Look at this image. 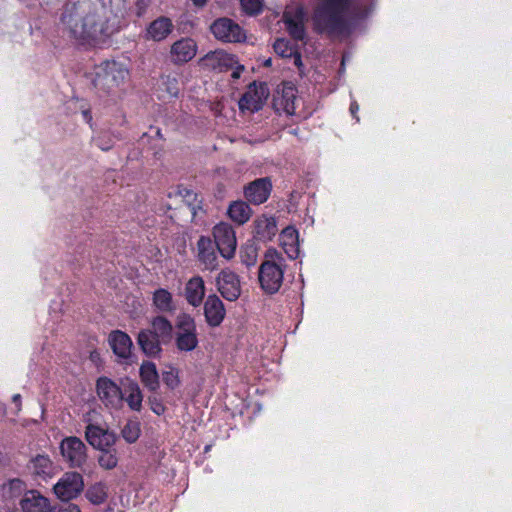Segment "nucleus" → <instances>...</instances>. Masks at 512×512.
<instances>
[{
    "label": "nucleus",
    "mask_w": 512,
    "mask_h": 512,
    "mask_svg": "<svg viewBox=\"0 0 512 512\" xmlns=\"http://www.w3.org/2000/svg\"><path fill=\"white\" fill-rule=\"evenodd\" d=\"M358 110H359V105L355 101L352 102L350 105V112L353 115V117L356 118L357 121L359 120L358 117L356 116V113Z\"/></svg>",
    "instance_id": "a18cd8bd"
},
{
    "label": "nucleus",
    "mask_w": 512,
    "mask_h": 512,
    "mask_svg": "<svg viewBox=\"0 0 512 512\" xmlns=\"http://www.w3.org/2000/svg\"><path fill=\"white\" fill-rule=\"evenodd\" d=\"M108 495L107 486L103 483H96L91 486L87 492L86 497L93 504H101L103 503Z\"/></svg>",
    "instance_id": "f704fd0d"
},
{
    "label": "nucleus",
    "mask_w": 512,
    "mask_h": 512,
    "mask_svg": "<svg viewBox=\"0 0 512 512\" xmlns=\"http://www.w3.org/2000/svg\"><path fill=\"white\" fill-rule=\"evenodd\" d=\"M193 4L198 6V7H202L205 5L206 3V0H192Z\"/></svg>",
    "instance_id": "09e8293b"
},
{
    "label": "nucleus",
    "mask_w": 512,
    "mask_h": 512,
    "mask_svg": "<svg viewBox=\"0 0 512 512\" xmlns=\"http://www.w3.org/2000/svg\"><path fill=\"white\" fill-rule=\"evenodd\" d=\"M213 35L223 42H240L246 38L244 30L229 18L217 19L211 26Z\"/></svg>",
    "instance_id": "9b49d317"
},
{
    "label": "nucleus",
    "mask_w": 512,
    "mask_h": 512,
    "mask_svg": "<svg viewBox=\"0 0 512 512\" xmlns=\"http://www.w3.org/2000/svg\"><path fill=\"white\" fill-rule=\"evenodd\" d=\"M184 295L185 299L191 306H200L205 296V284L202 277L194 276L188 280L185 286Z\"/></svg>",
    "instance_id": "412c9836"
},
{
    "label": "nucleus",
    "mask_w": 512,
    "mask_h": 512,
    "mask_svg": "<svg viewBox=\"0 0 512 512\" xmlns=\"http://www.w3.org/2000/svg\"><path fill=\"white\" fill-rule=\"evenodd\" d=\"M243 11L248 15H256L263 7L262 0H240Z\"/></svg>",
    "instance_id": "a19ab883"
},
{
    "label": "nucleus",
    "mask_w": 512,
    "mask_h": 512,
    "mask_svg": "<svg viewBox=\"0 0 512 512\" xmlns=\"http://www.w3.org/2000/svg\"><path fill=\"white\" fill-rule=\"evenodd\" d=\"M200 63L204 68L224 71L232 68L236 64V60L233 55L223 50H216L206 54Z\"/></svg>",
    "instance_id": "f3484780"
},
{
    "label": "nucleus",
    "mask_w": 512,
    "mask_h": 512,
    "mask_svg": "<svg viewBox=\"0 0 512 512\" xmlns=\"http://www.w3.org/2000/svg\"><path fill=\"white\" fill-rule=\"evenodd\" d=\"M109 342L117 356L121 358H128L130 356L132 341L126 333L122 331L112 332L109 336Z\"/></svg>",
    "instance_id": "b1692460"
},
{
    "label": "nucleus",
    "mask_w": 512,
    "mask_h": 512,
    "mask_svg": "<svg viewBox=\"0 0 512 512\" xmlns=\"http://www.w3.org/2000/svg\"><path fill=\"white\" fill-rule=\"evenodd\" d=\"M85 438L94 449L100 450L113 447L116 443L117 435L102 426L89 424L86 426Z\"/></svg>",
    "instance_id": "ddd939ff"
},
{
    "label": "nucleus",
    "mask_w": 512,
    "mask_h": 512,
    "mask_svg": "<svg viewBox=\"0 0 512 512\" xmlns=\"http://www.w3.org/2000/svg\"><path fill=\"white\" fill-rule=\"evenodd\" d=\"M55 512H81L79 507L75 504H65L59 507Z\"/></svg>",
    "instance_id": "37998d69"
},
{
    "label": "nucleus",
    "mask_w": 512,
    "mask_h": 512,
    "mask_svg": "<svg viewBox=\"0 0 512 512\" xmlns=\"http://www.w3.org/2000/svg\"><path fill=\"white\" fill-rule=\"evenodd\" d=\"M151 325L153 329L151 332L162 342H167L171 339L173 326L168 319L163 316H157L152 320Z\"/></svg>",
    "instance_id": "2f4dec72"
},
{
    "label": "nucleus",
    "mask_w": 512,
    "mask_h": 512,
    "mask_svg": "<svg viewBox=\"0 0 512 512\" xmlns=\"http://www.w3.org/2000/svg\"><path fill=\"white\" fill-rule=\"evenodd\" d=\"M173 29L174 25L170 18L158 17L147 26L145 39L156 42L163 41L172 33Z\"/></svg>",
    "instance_id": "6ab92c4d"
},
{
    "label": "nucleus",
    "mask_w": 512,
    "mask_h": 512,
    "mask_svg": "<svg viewBox=\"0 0 512 512\" xmlns=\"http://www.w3.org/2000/svg\"><path fill=\"white\" fill-rule=\"evenodd\" d=\"M25 490V483L20 479H12L3 486V494L6 497L14 498Z\"/></svg>",
    "instance_id": "4c0bfd02"
},
{
    "label": "nucleus",
    "mask_w": 512,
    "mask_h": 512,
    "mask_svg": "<svg viewBox=\"0 0 512 512\" xmlns=\"http://www.w3.org/2000/svg\"><path fill=\"white\" fill-rule=\"evenodd\" d=\"M226 310L223 302L215 295H209L204 302V316L207 324L218 327L224 320Z\"/></svg>",
    "instance_id": "dca6fc26"
},
{
    "label": "nucleus",
    "mask_w": 512,
    "mask_h": 512,
    "mask_svg": "<svg viewBox=\"0 0 512 512\" xmlns=\"http://www.w3.org/2000/svg\"><path fill=\"white\" fill-rule=\"evenodd\" d=\"M306 12L301 5H289L283 14V21L289 34L295 40H304L306 37L305 30Z\"/></svg>",
    "instance_id": "0eeeda50"
},
{
    "label": "nucleus",
    "mask_w": 512,
    "mask_h": 512,
    "mask_svg": "<svg viewBox=\"0 0 512 512\" xmlns=\"http://www.w3.org/2000/svg\"><path fill=\"white\" fill-rule=\"evenodd\" d=\"M122 437L128 443H134L140 436V424L138 421L129 420L121 431Z\"/></svg>",
    "instance_id": "c9c22d12"
},
{
    "label": "nucleus",
    "mask_w": 512,
    "mask_h": 512,
    "mask_svg": "<svg viewBox=\"0 0 512 512\" xmlns=\"http://www.w3.org/2000/svg\"><path fill=\"white\" fill-rule=\"evenodd\" d=\"M198 257L205 269L213 271L217 268V255L214 251L213 244L208 237H200L197 242Z\"/></svg>",
    "instance_id": "4be33fe9"
},
{
    "label": "nucleus",
    "mask_w": 512,
    "mask_h": 512,
    "mask_svg": "<svg viewBox=\"0 0 512 512\" xmlns=\"http://www.w3.org/2000/svg\"><path fill=\"white\" fill-rule=\"evenodd\" d=\"M300 100L297 98V90L291 83H284L281 95L276 100V105L288 115H296Z\"/></svg>",
    "instance_id": "aec40b11"
},
{
    "label": "nucleus",
    "mask_w": 512,
    "mask_h": 512,
    "mask_svg": "<svg viewBox=\"0 0 512 512\" xmlns=\"http://www.w3.org/2000/svg\"><path fill=\"white\" fill-rule=\"evenodd\" d=\"M197 327L194 318L181 313L176 318L175 345L180 352H191L198 346Z\"/></svg>",
    "instance_id": "20e7f679"
},
{
    "label": "nucleus",
    "mask_w": 512,
    "mask_h": 512,
    "mask_svg": "<svg viewBox=\"0 0 512 512\" xmlns=\"http://www.w3.org/2000/svg\"><path fill=\"white\" fill-rule=\"evenodd\" d=\"M163 382L171 389H175L179 386V371L176 368L169 367L162 373Z\"/></svg>",
    "instance_id": "58836bf2"
},
{
    "label": "nucleus",
    "mask_w": 512,
    "mask_h": 512,
    "mask_svg": "<svg viewBox=\"0 0 512 512\" xmlns=\"http://www.w3.org/2000/svg\"><path fill=\"white\" fill-rule=\"evenodd\" d=\"M127 68L116 61L102 63L96 71L94 84L96 87L111 90L121 85L128 77Z\"/></svg>",
    "instance_id": "39448f33"
},
{
    "label": "nucleus",
    "mask_w": 512,
    "mask_h": 512,
    "mask_svg": "<svg viewBox=\"0 0 512 512\" xmlns=\"http://www.w3.org/2000/svg\"><path fill=\"white\" fill-rule=\"evenodd\" d=\"M82 476L77 472L65 473L54 485V493L62 501H68L78 496L83 490Z\"/></svg>",
    "instance_id": "1a4fd4ad"
},
{
    "label": "nucleus",
    "mask_w": 512,
    "mask_h": 512,
    "mask_svg": "<svg viewBox=\"0 0 512 512\" xmlns=\"http://www.w3.org/2000/svg\"><path fill=\"white\" fill-rule=\"evenodd\" d=\"M271 188L272 185L268 178H260L246 186L244 194L249 202L259 205L268 199Z\"/></svg>",
    "instance_id": "a211bd4d"
},
{
    "label": "nucleus",
    "mask_w": 512,
    "mask_h": 512,
    "mask_svg": "<svg viewBox=\"0 0 512 512\" xmlns=\"http://www.w3.org/2000/svg\"><path fill=\"white\" fill-rule=\"evenodd\" d=\"M265 64H266V65H270V64H271V60H270V59H269V60H267Z\"/></svg>",
    "instance_id": "864d4df0"
},
{
    "label": "nucleus",
    "mask_w": 512,
    "mask_h": 512,
    "mask_svg": "<svg viewBox=\"0 0 512 512\" xmlns=\"http://www.w3.org/2000/svg\"><path fill=\"white\" fill-rule=\"evenodd\" d=\"M174 196L186 205L193 218L197 217L199 212H202V201L194 191L187 188H179Z\"/></svg>",
    "instance_id": "cd10ccee"
},
{
    "label": "nucleus",
    "mask_w": 512,
    "mask_h": 512,
    "mask_svg": "<svg viewBox=\"0 0 512 512\" xmlns=\"http://www.w3.org/2000/svg\"><path fill=\"white\" fill-rule=\"evenodd\" d=\"M98 146L102 149V150H108L110 148L109 145H104L102 143H98Z\"/></svg>",
    "instance_id": "8fccbe9b"
},
{
    "label": "nucleus",
    "mask_w": 512,
    "mask_h": 512,
    "mask_svg": "<svg viewBox=\"0 0 512 512\" xmlns=\"http://www.w3.org/2000/svg\"><path fill=\"white\" fill-rule=\"evenodd\" d=\"M153 304L161 312H174L176 309L172 294L163 288H159L153 293Z\"/></svg>",
    "instance_id": "c756f323"
},
{
    "label": "nucleus",
    "mask_w": 512,
    "mask_h": 512,
    "mask_svg": "<svg viewBox=\"0 0 512 512\" xmlns=\"http://www.w3.org/2000/svg\"><path fill=\"white\" fill-rule=\"evenodd\" d=\"M160 342H162L151 331H141L138 335V344L147 355H156L161 351Z\"/></svg>",
    "instance_id": "c85d7f7f"
},
{
    "label": "nucleus",
    "mask_w": 512,
    "mask_h": 512,
    "mask_svg": "<svg viewBox=\"0 0 512 512\" xmlns=\"http://www.w3.org/2000/svg\"><path fill=\"white\" fill-rule=\"evenodd\" d=\"M285 260L275 249L265 253L258 271L260 287L267 294L276 293L283 283Z\"/></svg>",
    "instance_id": "7ed1b4c3"
},
{
    "label": "nucleus",
    "mask_w": 512,
    "mask_h": 512,
    "mask_svg": "<svg viewBox=\"0 0 512 512\" xmlns=\"http://www.w3.org/2000/svg\"><path fill=\"white\" fill-rule=\"evenodd\" d=\"M124 9L122 0H111L110 7L103 3L82 9L75 15H64L63 22L75 39L89 43L99 42L118 29Z\"/></svg>",
    "instance_id": "f257e3e1"
},
{
    "label": "nucleus",
    "mask_w": 512,
    "mask_h": 512,
    "mask_svg": "<svg viewBox=\"0 0 512 512\" xmlns=\"http://www.w3.org/2000/svg\"><path fill=\"white\" fill-rule=\"evenodd\" d=\"M213 237L219 253L226 259L234 256L237 240L235 231L228 223H219L213 228Z\"/></svg>",
    "instance_id": "6e6552de"
},
{
    "label": "nucleus",
    "mask_w": 512,
    "mask_h": 512,
    "mask_svg": "<svg viewBox=\"0 0 512 512\" xmlns=\"http://www.w3.org/2000/svg\"><path fill=\"white\" fill-rule=\"evenodd\" d=\"M82 115H83L84 120H85L87 123H89V122L92 120V116H91V114H90V112H89L88 110H84V111L82 112Z\"/></svg>",
    "instance_id": "49530a36"
},
{
    "label": "nucleus",
    "mask_w": 512,
    "mask_h": 512,
    "mask_svg": "<svg viewBox=\"0 0 512 512\" xmlns=\"http://www.w3.org/2000/svg\"><path fill=\"white\" fill-rule=\"evenodd\" d=\"M197 53V44L192 38H181L170 48V59L174 64H183L192 60Z\"/></svg>",
    "instance_id": "2eb2a0df"
},
{
    "label": "nucleus",
    "mask_w": 512,
    "mask_h": 512,
    "mask_svg": "<svg viewBox=\"0 0 512 512\" xmlns=\"http://www.w3.org/2000/svg\"><path fill=\"white\" fill-rule=\"evenodd\" d=\"M97 394L106 407L120 409L123 405L124 394L120 387L106 377L97 381Z\"/></svg>",
    "instance_id": "9d476101"
},
{
    "label": "nucleus",
    "mask_w": 512,
    "mask_h": 512,
    "mask_svg": "<svg viewBox=\"0 0 512 512\" xmlns=\"http://www.w3.org/2000/svg\"><path fill=\"white\" fill-rule=\"evenodd\" d=\"M273 47L275 52L283 58H289L295 51L294 47L286 39H277Z\"/></svg>",
    "instance_id": "ea45409f"
},
{
    "label": "nucleus",
    "mask_w": 512,
    "mask_h": 512,
    "mask_svg": "<svg viewBox=\"0 0 512 512\" xmlns=\"http://www.w3.org/2000/svg\"><path fill=\"white\" fill-rule=\"evenodd\" d=\"M163 409L161 407L154 409L157 414H160Z\"/></svg>",
    "instance_id": "603ef678"
},
{
    "label": "nucleus",
    "mask_w": 512,
    "mask_h": 512,
    "mask_svg": "<svg viewBox=\"0 0 512 512\" xmlns=\"http://www.w3.org/2000/svg\"><path fill=\"white\" fill-rule=\"evenodd\" d=\"M276 230V222L272 217L263 215L255 220V232L260 239L271 238Z\"/></svg>",
    "instance_id": "473e14b6"
},
{
    "label": "nucleus",
    "mask_w": 512,
    "mask_h": 512,
    "mask_svg": "<svg viewBox=\"0 0 512 512\" xmlns=\"http://www.w3.org/2000/svg\"><path fill=\"white\" fill-rule=\"evenodd\" d=\"M280 244L291 259H295L299 255V235L294 227H286L280 234Z\"/></svg>",
    "instance_id": "5701e85b"
},
{
    "label": "nucleus",
    "mask_w": 512,
    "mask_h": 512,
    "mask_svg": "<svg viewBox=\"0 0 512 512\" xmlns=\"http://www.w3.org/2000/svg\"><path fill=\"white\" fill-rule=\"evenodd\" d=\"M125 400L128 406L134 411H140L142 408L143 395L139 385L132 380L127 379L123 383Z\"/></svg>",
    "instance_id": "393cba45"
},
{
    "label": "nucleus",
    "mask_w": 512,
    "mask_h": 512,
    "mask_svg": "<svg viewBox=\"0 0 512 512\" xmlns=\"http://www.w3.org/2000/svg\"><path fill=\"white\" fill-rule=\"evenodd\" d=\"M163 83L167 86V92L171 96H177L178 95L179 88H178V85H177V80L175 78L167 77L164 80Z\"/></svg>",
    "instance_id": "79ce46f5"
},
{
    "label": "nucleus",
    "mask_w": 512,
    "mask_h": 512,
    "mask_svg": "<svg viewBox=\"0 0 512 512\" xmlns=\"http://www.w3.org/2000/svg\"><path fill=\"white\" fill-rule=\"evenodd\" d=\"M140 378L142 383L150 391H156L159 386V374L153 362L146 361L140 366Z\"/></svg>",
    "instance_id": "bb28decb"
},
{
    "label": "nucleus",
    "mask_w": 512,
    "mask_h": 512,
    "mask_svg": "<svg viewBox=\"0 0 512 512\" xmlns=\"http://www.w3.org/2000/svg\"><path fill=\"white\" fill-rule=\"evenodd\" d=\"M257 258L258 251L255 245L248 244L242 248L240 252V259L243 265H245L248 268L253 267L257 262Z\"/></svg>",
    "instance_id": "e433bc0d"
},
{
    "label": "nucleus",
    "mask_w": 512,
    "mask_h": 512,
    "mask_svg": "<svg viewBox=\"0 0 512 512\" xmlns=\"http://www.w3.org/2000/svg\"><path fill=\"white\" fill-rule=\"evenodd\" d=\"M244 68L241 66V67H238L235 71H233L232 73V77L233 78H239L240 77V73L241 71L243 70Z\"/></svg>",
    "instance_id": "de8ad7c7"
},
{
    "label": "nucleus",
    "mask_w": 512,
    "mask_h": 512,
    "mask_svg": "<svg viewBox=\"0 0 512 512\" xmlns=\"http://www.w3.org/2000/svg\"><path fill=\"white\" fill-rule=\"evenodd\" d=\"M217 289L228 301H235L241 295L239 276L229 268L221 270L216 278Z\"/></svg>",
    "instance_id": "f8f14e48"
},
{
    "label": "nucleus",
    "mask_w": 512,
    "mask_h": 512,
    "mask_svg": "<svg viewBox=\"0 0 512 512\" xmlns=\"http://www.w3.org/2000/svg\"><path fill=\"white\" fill-rule=\"evenodd\" d=\"M13 401L18 403L20 401V395L19 394H16L13 396Z\"/></svg>",
    "instance_id": "3c124183"
},
{
    "label": "nucleus",
    "mask_w": 512,
    "mask_h": 512,
    "mask_svg": "<svg viewBox=\"0 0 512 512\" xmlns=\"http://www.w3.org/2000/svg\"><path fill=\"white\" fill-rule=\"evenodd\" d=\"M229 217L238 224L246 223L251 215L252 210L249 205L243 201H235L228 208Z\"/></svg>",
    "instance_id": "7c9ffc66"
},
{
    "label": "nucleus",
    "mask_w": 512,
    "mask_h": 512,
    "mask_svg": "<svg viewBox=\"0 0 512 512\" xmlns=\"http://www.w3.org/2000/svg\"><path fill=\"white\" fill-rule=\"evenodd\" d=\"M269 91L264 84L256 85L255 83L250 85L245 94L239 101V107L242 111L248 110L250 112L258 111L262 108L263 104L267 100Z\"/></svg>",
    "instance_id": "4468645a"
},
{
    "label": "nucleus",
    "mask_w": 512,
    "mask_h": 512,
    "mask_svg": "<svg viewBox=\"0 0 512 512\" xmlns=\"http://www.w3.org/2000/svg\"><path fill=\"white\" fill-rule=\"evenodd\" d=\"M100 454L98 456V463L101 468L105 470H112L118 464V452L115 448H105L100 449Z\"/></svg>",
    "instance_id": "72a5a7b5"
},
{
    "label": "nucleus",
    "mask_w": 512,
    "mask_h": 512,
    "mask_svg": "<svg viewBox=\"0 0 512 512\" xmlns=\"http://www.w3.org/2000/svg\"><path fill=\"white\" fill-rule=\"evenodd\" d=\"M289 58H291L293 60V64L297 67V68H301L302 67V60H301V55L295 50L294 53L292 54V56H290Z\"/></svg>",
    "instance_id": "c03bdc74"
},
{
    "label": "nucleus",
    "mask_w": 512,
    "mask_h": 512,
    "mask_svg": "<svg viewBox=\"0 0 512 512\" xmlns=\"http://www.w3.org/2000/svg\"><path fill=\"white\" fill-rule=\"evenodd\" d=\"M355 0H318L312 12L315 31L333 35L344 30Z\"/></svg>",
    "instance_id": "f03ea898"
},
{
    "label": "nucleus",
    "mask_w": 512,
    "mask_h": 512,
    "mask_svg": "<svg viewBox=\"0 0 512 512\" xmlns=\"http://www.w3.org/2000/svg\"><path fill=\"white\" fill-rule=\"evenodd\" d=\"M60 454L71 468H83L88 460V449L85 443L76 436H69L60 442Z\"/></svg>",
    "instance_id": "423d86ee"
},
{
    "label": "nucleus",
    "mask_w": 512,
    "mask_h": 512,
    "mask_svg": "<svg viewBox=\"0 0 512 512\" xmlns=\"http://www.w3.org/2000/svg\"><path fill=\"white\" fill-rule=\"evenodd\" d=\"M30 471L38 477L43 479L52 477L54 474V467L51 459L47 455H37L29 464Z\"/></svg>",
    "instance_id": "a878e982"
}]
</instances>
